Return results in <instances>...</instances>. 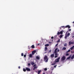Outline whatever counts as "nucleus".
<instances>
[{
	"label": "nucleus",
	"instance_id": "2f4dec72",
	"mask_svg": "<svg viewBox=\"0 0 74 74\" xmlns=\"http://www.w3.org/2000/svg\"><path fill=\"white\" fill-rule=\"evenodd\" d=\"M28 65L29 66H30V63H28Z\"/></svg>",
	"mask_w": 74,
	"mask_h": 74
},
{
	"label": "nucleus",
	"instance_id": "37998d69",
	"mask_svg": "<svg viewBox=\"0 0 74 74\" xmlns=\"http://www.w3.org/2000/svg\"><path fill=\"white\" fill-rule=\"evenodd\" d=\"M57 51L58 52H59V50L58 49V50Z\"/></svg>",
	"mask_w": 74,
	"mask_h": 74
},
{
	"label": "nucleus",
	"instance_id": "e433bc0d",
	"mask_svg": "<svg viewBox=\"0 0 74 74\" xmlns=\"http://www.w3.org/2000/svg\"><path fill=\"white\" fill-rule=\"evenodd\" d=\"M49 52L50 53V52H51V50H50L49 51Z\"/></svg>",
	"mask_w": 74,
	"mask_h": 74
},
{
	"label": "nucleus",
	"instance_id": "bb28decb",
	"mask_svg": "<svg viewBox=\"0 0 74 74\" xmlns=\"http://www.w3.org/2000/svg\"><path fill=\"white\" fill-rule=\"evenodd\" d=\"M70 49L71 50H72L74 49V48L73 47H72Z\"/></svg>",
	"mask_w": 74,
	"mask_h": 74
},
{
	"label": "nucleus",
	"instance_id": "c03bdc74",
	"mask_svg": "<svg viewBox=\"0 0 74 74\" xmlns=\"http://www.w3.org/2000/svg\"><path fill=\"white\" fill-rule=\"evenodd\" d=\"M60 29H61V30L62 29V27H61L60 28Z\"/></svg>",
	"mask_w": 74,
	"mask_h": 74
},
{
	"label": "nucleus",
	"instance_id": "7ed1b4c3",
	"mask_svg": "<svg viewBox=\"0 0 74 74\" xmlns=\"http://www.w3.org/2000/svg\"><path fill=\"white\" fill-rule=\"evenodd\" d=\"M44 60H45V62H48V57H47V56H45L44 57Z\"/></svg>",
	"mask_w": 74,
	"mask_h": 74
},
{
	"label": "nucleus",
	"instance_id": "a211bd4d",
	"mask_svg": "<svg viewBox=\"0 0 74 74\" xmlns=\"http://www.w3.org/2000/svg\"><path fill=\"white\" fill-rule=\"evenodd\" d=\"M45 51H47V49H48V48H47V47H45Z\"/></svg>",
	"mask_w": 74,
	"mask_h": 74
},
{
	"label": "nucleus",
	"instance_id": "6e6552de",
	"mask_svg": "<svg viewBox=\"0 0 74 74\" xmlns=\"http://www.w3.org/2000/svg\"><path fill=\"white\" fill-rule=\"evenodd\" d=\"M71 27H70V25H67L65 27V28H67L68 27V28L69 29H70Z\"/></svg>",
	"mask_w": 74,
	"mask_h": 74
},
{
	"label": "nucleus",
	"instance_id": "412c9836",
	"mask_svg": "<svg viewBox=\"0 0 74 74\" xmlns=\"http://www.w3.org/2000/svg\"><path fill=\"white\" fill-rule=\"evenodd\" d=\"M71 51V50H70V49H69V50H68L66 52V53H68L69 52H70V51Z\"/></svg>",
	"mask_w": 74,
	"mask_h": 74
},
{
	"label": "nucleus",
	"instance_id": "49530a36",
	"mask_svg": "<svg viewBox=\"0 0 74 74\" xmlns=\"http://www.w3.org/2000/svg\"><path fill=\"white\" fill-rule=\"evenodd\" d=\"M36 59H37V56H36Z\"/></svg>",
	"mask_w": 74,
	"mask_h": 74
},
{
	"label": "nucleus",
	"instance_id": "09e8293b",
	"mask_svg": "<svg viewBox=\"0 0 74 74\" xmlns=\"http://www.w3.org/2000/svg\"><path fill=\"white\" fill-rule=\"evenodd\" d=\"M43 74H45V73H44Z\"/></svg>",
	"mask_w": 74,
	"mask_h": 74
},
{
	"label": "nucleus",
	"instance_id": "3c124183",
	"mask_svg": "<svg viewBox=\"0 0 74 74\" xmlns=\"http://www.w3.org/2000/svg\"><path fill=\"white\" fill-rule=\"evenodd\" d=\"M65 38H67V37H65Z\"/></svg>",
	"mask_w": 74,
	"mask_h": 74
},
{
	"label": "nucleus",
	"instance_id": "dca6fc26",
	"mask_svg": "<svg viewBox=\"0 0 74 74\" xmlns=\"http://www.w3.org/2000/svg\"><path fill=\"white\" fill-rule=\"evenodd\" d=\"M37 68V66H35L34 67V69H33V70H34L36 69Z\"/></svg>",
	"mask_w": 74,
	"mask_h": 74
},
{
	"label": "nucleus",
	"instance_id": "9d476101",
	"mask_svg": "<svg viewBox=\"0 0 74 74\" xmlns=\"http://www.w3.org/2000/svg\"><path fill=\"white\" fill-rule=\"evenodd\" d=\"M51 58H53L54 57V54H51Z\"/></svg>",
	"mask_w": 74,
	"mask_h": 74
},
{
	"label": "nucleus",
	"instance_id": "6ab92c4d",
	"mask_svg": "<svg viewBox=\"0 0 74 74\" xmlns=\"http://www.w3.org/2000/svg\"><path fill=\"white\" fill-rule=\"evenodd\" d=\"M69 55H70L69 53H66V56H69Z\"/></svg>",
	"mask_w": 74,
	"mask_h": 74
},
{
	"label": "nucleus",
	"instance_id": "39448f33",
	"mask_svg": "<svg viewBox=\"0 0 74 74\" xmlns=\"http://www.w3.org/2000/svg\"><path fill=\"white\" fill-rule=\"evenodd\" d=\"M66 59V57H65V56H63L62 58H61V61H64V60Z\"/></svg>",
	"mask_w": 74,
	"mask_h": 74
},
{
	"label": "nucleus",
	"instance_id": "72a5a7b5",
	"mask_svg": "<svg viewBox=\"0 0 74 74\" xmlns=\"http://www.w3.org/2000/svg\"><path fill=\"white\" fill-rule=\"evenodd\" d=\"M71 53H74V51H73H73H71Z\"/></svg>",
	"mask_w": 74,
	"mask_h": 74
},
{
	"label": "nucleus",
	"instance_id": "9b49d317",
	"mask_svg": "<svg viewBox=\"0 0 74 74\" xmlns=\"http://www.w3.org/2000/svg\"><path fill=\"white\" fill-rule=\"evenodd\" d=\"M31 64L32 65V66L33 65H34V64H35V63H34V62H31Z\"/></svg>",
	"mask_w": 74,
	"mask_h": 74
},
{
	"label": "nucleus",
	"instance_id": "864d4df0",
	"mask_svg": "<svg viewBox=\"0 0 74 74\" xmlns=\"http://www.w3.org/2000/svg\"><path fill=\"white\" fill-rule=\"evenodd\" d=\"M53 37V36H52V37Z\"/></svg>",
	"mask_w": 74,
	"mask_h": 74
},
{
	"label": "nucleus",
	"instance_id": "c756f323",
	"mask_svg": "<svg viewBox=\"0 0 74 74\" xmlns=\"http://www.w3.org/2000/svg\"><path fill=\"white\" fill-rule=\"evenodd\" d=\"M44 70L45 71H47V68H45Z\"/></svg>",
	"mask_w": 74,
	"mask_h": 74
},
{
	"label": "nucleus",
	"instance_id": "473e14b6",
	"mask_svg": "<svg viewBox=\"0 0 74 74\" xmlns=\"http://www.w3.org/2000/svg\"><path fill=\"white\" fill-rule=\"evenodd\" d=\"M71 44H74V42H71Z\"/></svg>",
	"mask_w": 74,
	"mask_h": 74
},
{
	"label": "nucleus",
	"instance_id": "2eb2a0df",
	"mask_svg": "<svg viewBox=\"0 0 74 74\" xmlns=\"http://www.w3.org/2000/svg\"><path fill=\"white\" fill-rule=\"evenodd\" d=\"M62 49L63 51H64V50H66V48L65 47H64Z\"/></svg>",
	"mask_w": 74,
	"mask_h": 74
},
{
	"label": "nucleus",
	"instance_id": "f03ea898",
	"mask_svg": "<svg viewBox=\"0 0 74 74\" xmlns=\"http://www.w3.org/2000/svg\"><path fill=\"white\" fill-rule=\"evenodd\" d=\"M63 32H64V31L62 30L60 31V32L58 31L57 34L58 36H59V34H62V35H60V37H63V35H62L63 33Z\"/></svg>",
	"mask_w": 74,
	"mask_h": 74
},
{
	"label": "nucleus",
	"instance_id": "b1692460",
	"mask_svg": "<svg viewBox=\"0 0 74 74\" xmlns=\"http://www.w3.org/2000/svg\"><path fill=\"white\" fill-rule=\"evenodd\" d=\"M71 41H70L69 42V45H71Z\"/></svg>",
	"mask_w": 74,
	"mask_h": 74
},
{
	"label": "nucleus",
	"instance_id": "4468645a",
	"mask_svg": "<svg viewBox=\"0 0 74 74\" xmlns=\"http://www.w3.org/2000/svg\"><path fill=\"white\" fill-rule=\"evenodd\" d=\"M40 56H37V60H40Z\"/></svg>",
	"mask_w": 74,
	"mask_h": 74
},
{
	"label": "nucleus",
	"instance_id": "4c0bfd02",
	"mask_svg": "<svg viewBox=\"0 0 74 74\" xmlns=\"http://www.w3.org/2000/svg\"><path fill=\"white\" fill-rule=\"evenodd\" d=\"M56 66H57V65H56L55 66H53V67H54L55 68H56Z\"/></svg>",
	"mask_w": 74,
	"mask_h": 74
},
{
	"label": "nucleus",
	"instance_id": "1a4fd4ad",
	"mask_svg": "<svg viewBox=\"0 0 74 74\" xmlns=\"http://www.w3.org/2000/svg\"><path fill=\"white\" fill-rule=\"evenodd\" d=\"M70 33H68V34H66V36L65 37H69V35H70Z\"/></svg>",
	"mask_w": 74,
	"mask_h": 74
},
{
	"label": "nucleus",
	"instance_id": "6e6d98bb",
	"mask_svg": "<svg viewBox=\"0 0 74 74\" xmlns=\"http://www.w3.org/2000/svg\"><path fill=\"white\" fill-rule=\"evenodd\" d=\"M60 38H62L61 37H60Z\"/></svg>",
	"mask_w": 74,
	"mask_h": 74
},
{
	"label": "nucleus",
	"instance_id": "aec40b11",
	"mask_svg": "<svg viewBox=\"0 0 74 74\" xmlns=\"http://www.w3.org/2000/svg\"><path fill=\"white\" fill-rule=\"evenodd\" d=\"M71 58V56H69V57H68L66 59H70V58Z\"/></svg>",
	"mask_w": 74,
	"mask_h": 74
},
{
	"label": "nucleus",
	"instance_id": "a19ab883",
	"mask_svg": "<svg viewBox=\"0 0 74 74\" xmlns=\"http://www.w3.org/2000/svg\"><path fill=\"white\" fill-rule=\"evenodd\" d=\"M18 68L19 69H21V67L20 66H18Z\"/></svg>",
	"mask_w": 74,
	"mask_h": 74
},
{
	"label": "nucleus",
	"instance_id": "a18cd8bd",
	"mask_svg": "<svg viewBox=\"0 0 74 74\" xmlns=\"http://www.w3.org/2000/svg\"><path fill=\"white\" fill-rule=\"evenodd\" d=\"M51 39H53V37H51Z\"/></svg>",
	"mask_w": 74,
	"mask_h": 74
},
{
	"label": "nucleus",
	"instance_id": "de8ad7c7",
	"mask_svg": "<svg viewBox=\"0 0 74 74\" xmlns=\"http://www.w3.org/2000/svg\"><path fill=\"white\" fill-rule=\"evenodd\" d=\"M72 47L74 48V45Z\"/></svg>",
	"mask_w": 74,
	"mask_h": 74
},
{
	"label": "nucleus",
	"instance_id": "79ce46f5",
	"mask_svg": "<svg viewBox=\"0 0 74 74\" xmlns=\"http://www.w3.org/2000/svg\"><path fill=\"white\" fill-rule=\"evenodd\" d=\"M57 37V35H56L54 36V37Z\"/></svg>",
	"mask_w": 74,
	"mask_h": 74
},
{
	"label": "nucleus",
	"instance_id": "ddd939ff",
	"mask_svg": "<svg viewBox=\"0 0 74 74\" xmlns=\"http://www.w3.org/2000/svg\"><path fill=\"white\" fill-rule=\"evenodd\" d=\"M41 70H40V71H38V74H40V73H41Z\"/></svg>",
	"mask_w": 74,
	"mask_h": 74
},
{
	"label": "nucleus",
	"instance_id": "7c9ffc66",
	"mask_svg": "<svg viewBox=\"0 0 74 74\" xmlns=\"http://www.w3.org/2000/svg\"><path fill=\"white\" fill-rule=\"evenodd\" d=\"M61 27H62V28H64V26H62Z\"/></svg>",
	"mask_w": 74,
	"mask_h": 74
},
{
	"label": "nucleus",
	"instance_id": "cd10ccee",
	"mask_svg": "<svg viewBox=\"0 0 74 74\" xmlns=\"http://www.w3.org/2000/svg\"><path fill=\"white\" fill-rule=\"evenodd\" d=\"M55 64H56V63H52L51 64V65L53 66V65H55Z\"/></svg>",
	"mask_w": 74,
	"mask_h": 74
},
{
	"label": "nucleus",
	"instance_id": "c9c22d12",
	"mask_svg": "<svg viewBox=\"0 0 74 74\" xmlns=\"http://www.w3.org/2000/svg\"><path fill=\"white\" fill-rule=\"evenodd\" d=\"M58 44H56V45H55V47H57V46H58Z\"/></svg>",
	"mask_w": 74,
	"mask_h": 74
},
{
	"label": "nucleus",
	"instance_id": "f257e3e1",
	"mask_svg": "<svg viewBox=\"0 0 74 74\" xmlns=\"http://www.w3.org/2000/svg\"><path fill=\"white\" fill-rule=\"evenodd\" d=\"M58 49V48H56L54 52V53H55V58H58V56H59V54L57 53V50Z\"/></svg>",
	"mask_w": 74,
	"mask_h": 74
},
{
	"label": "nucleus",
	"instance_id": "5fc2aeb1",
	"mask_svg": "<svg viewBox=\"0 0 74 74\" xmlns=\"http://www.w3.org/2000/svg\"><path fill=\"white\" fill-rule=\"evenodd\" d=\"M72 37H74V36H73Z\"/></svg>",
	"mask_w": 74,
	"mask_h": 74
},
{
	"label": "nucleus",
	"instance_id": "20e7f679",
	"mask_svg": "<svg viewBox=\"0 0 74 74\" xmlns=\"http://www.w3.org/2000/svg\"><path fill=\"white\" fill-rule=\"evenodd\" d=\"M60 59V57H58L57 59H56L55 60V62H54V63H57V62H59Z\"/></svg>",
	"mask_w": 74,
	"mask_h": 74
},
{
	"label": "nucleus",
	"instance_id": "8fccbe9b",
	"mask_svg": "<svg viewBox=\"0 0 74 74\" xmlns=\"http://www.w3.org/2000/svg\"><path fill=\"white\" fill-rule=\"evenodd\" d=\"M38 45H40V44H38Z\"/></svg>",
	"mask_w": 74,
	"mask_h": 74
},
{
	"label": "nucleus",
	"instance_id": "603ef678",
	"mask_svg": "<svg viewBox=\"0 0 74 74\" xmlns=\"http://www.w3.org/2000/svg\"><path fill=\"white\" fill-rule=\"evenodd\" d=\"M73 23H74V21H73Z\"/></svg>",
	"mask_w": 74,
	"mask_h": 74
},
{
	"label": "nucleus",
	"instance_id": "f8f14e48",
	"mask_svg": "<svg viewBox=\"0 0 74 74\" xmlns=\"http://www.w3.org/2000/svg\"><path fill=\"white\" fill-rule=\"evenodd\" d=\"M32 55H33L31 54H29V58H32V57H33V56Z\"/></svg>",
	"mask_w": 74,
	"mask_h": 74
},
{
	"label": "nucleus",
	"instance_id": "5701e85b",
	"mask_svg": "<svg viewBox=\"0 0 74 74\" xmlns=\"http://www.w3.org/2000/svg\"><path fill=\"white\" fill-rule=\"evenodd\" d=\"M49 46V44H47L45 45V47H48Z\"/></svg>",
	"mask_w": 74,
	"mask_h": 74
},
{
	"label": "nucleus",
	"instance_id": "423d86ee",
	"mask_svg": "<svg viewBox=\"0 0 74 74\" xmlns=\"http://www.w3.org/2000/svg\"><path fill=\"white\" fill-rule=\"evenodd\" d=\"M36 50H34V51H32V55H34V54H35V53H36Z\"/></svg>",
	"mask_w": 74,
	"mask_h": 74
},
{
	"label": "nucleus",
	"instance_id": "a878e982",
	"mask_svg": "<svg viewBox=\"0 0 74 74\" xmlns=\"http://www.w3.org/2000/svg\"><path fill=\"white\" fill-rule=\"evenodd\" d=\"M67 46V43H66L64 44V47H66Z\"/></svg>",
	"mask_w": 74,
	"mask_h": 74
},
{
	"label": "nucleus",
	"instance_id": "f704fd0d",
	"mask_svg": "<svg viewBox=\"0 0 74 74\" xmlns=\"http://www.w3.org/2000/svg\"><path fill=\"white\" fill-rule=\"evenodd\" d=\"M35 66H36V64H34L33 66V67H35Z\"/></svg>",
	"mask_w": 74,
	"mask_h": 74
},
{
	"label": "nucleus",
	"instance_id": "0eeeda50",
	"mask_svg": "<svg viewBox=\"0 0 74 74\" xmlns=\"http://www.w3.org/2000/svg\"><path fill=\"white\" fill-rule=\"evenodd\" d=\"M26 70H27V71H30V69L26 67Z\"/></svg>",
	"mask_w": 74,
	"mask_h": 74
},
{
	"label": "nucleus",
	"instance_id": "58836bf2",
	"mask_svg": "<svg viewBox=\"0 0 74 74\" xmlns=\"http://www.w3.org/2000/svg\"><path fill=\"white\" fill-rule=\"evenodd\" d=\"M26 55H24V57H26Z\"/></svg>",
	"mask_w": 74,
	"mask_h": 74
},
{
	"label": "nucleus",
	"instance_id": "ea45409f",
	"mask_svg": "<svg viewBox=\"0 0 74 74\" xmlns=\"http://www.w3.org/2000/svg\"><path fill=\"white\" fill-rule=\"evenodd\" d=\"M71 30V29H69V32H70Z\"/></svg>",
	"mask_w": 74,
	"mask_h": 74
},
{
	"label": "nucleus",
	"instance_id": "f3484780",
	"mask_svg": "<svg viewBox=\"0 0 74 74\" xmlns=\"http://www.w3.org/2000/svg\"><path fill=\"white\" fill-rule=\"evenodd\" d=\"M31 48H35V47H34V45H33L31 46Z\"/></svg>",
	"mask_w": 74,
	"mask_h": 74
},
{
	"label": "nucleus",
	"instance_id": "c85d7f7f",
	"mask_svg": "<svg viewBox=\"0 0 74 74\" xmlns=\"http://www.w3.org/2000/svg\"><path fill=\"white\" fill-rule=\"evenodd\" d=\"M21 56H23V53H21Z\"/></svg>",
	"mask_w": 74,
	"mask_h": 74
},
{
	"label": "nucleus",
	"instance_id": "4be33fe9",
	"mask_svg": "<svg viewBox=\"0 0 74 74\" xmlns=\"http://www.w3.org/2000/svg\"><path fill=\"white\" fill-rule=\"evenodd\" d=\"M23 71H24V72H25L26 71V69H25L24 68L23 69Z\"/></svg>",
	"mask_w": 74,
	"mask_h": 74
},
{
	"label": "nucleus",
	"instance_id": "393cba45",
	"mask_svg": "<svg viewBox=\"0 0 74 74\" xmlns=\"http://www.w3.org/2000/svg\"><path fill=\"white\" fill-rule=\"evenodd\" d=\"M60 39H59V40H58V41H57V42H60Z\"/></svg>",
	"mask_w": 74,
	"mask_h": 74
}]
</instances>
